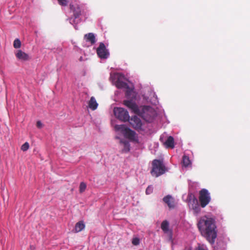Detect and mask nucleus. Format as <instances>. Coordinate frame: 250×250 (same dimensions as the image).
<instances>
[{
	"instance_id": "obj_1",
	"label": "nucleus",
	"mask_w": 250,
	"mask_h": 250,
	"mask_svg": "<svg viewBox=\"0 0 250 250\" xmlns=\"http://www.w3.org/2000/svg\"><path fill=\"white\" fill-rule=\"evenodd\" d=\"M197 227L201 235L210 244H214L217 235L215 218L204 216L199 219Z\"/></svg>"
},
{
	"instance_id": "obj_2",
	"label": "nucleus",
	"mask_w": 250,
	"mask_h": 250,
	"mask_svg": "<svg viewBox=\"0 0 250 250\" xmlns=\"http://www.w3.org/2000/svg\"><path fill=\"white\" fill-rule=\"evenodd\" d=\"M124 104L134 113L141 116L146 121L149 122L152 119V116H149V114L152 111V108L150 106H144L141 111L138 105L131 100H125Z\"/></svg>"
},
{
	"instance_id": "obj_3",
	"label": "nucleus",
	"mask_w": 250,
	"mask_h": 250,
	"mask_svg": "<svg viewBox=\"0 0 250 250\" xmlns=\"http://www.w3.org/2000/svg\"><path fill=\"white\" fill-rule=\"evenodd\" d=\"M167 170L162 160L155 159L152 162V169L150 171L152 176L158 177L164 174Z\"/></svg>"
},
{
	"instance_id": "obj_4",
	"label": "nucleus",
	"mask_w": 250,
	"mask_h": 250,
	"mask_svg": "<svg viewBox=\"0 0 250 250\" xmlns=\"http://www.w3.org/2000/svg\"><path fill=\"white\" fill-rule=\"evenodd\" d=\"M115 128L117 130H121L125 138L132 141L135 140V132L128 128L125 127L124 125H117L115 126Z\"/></svg>"
},
{
	"instance_id": "obj_5",
	"label": "nucleus",
	"mask_w": 250,
	"mask_h": 250,
	"mask_svg": "<svg viewBox=\"0 0 250 250\" xmlns=\"http://www.w3.org/2000/svg\"><path fill=\"white\" fill-rule=\"evenodd\" d=\"M114 113L116 117L122 121L126 122L129 120V116L127 111L123 108H114Z\"/></svg>"
},
{
	"instance_id": "obj_6",
	"label": "nucleus",
	"mask_w": 250,
	"mask_h": 250,
	"mask_svg": "<svg viewBox=\"0 0 250 250\" xmlns=\"http://www.w3.org/2000/svg\"><path fill=\"white\" fill-rule=\"evenodd\" d=\"M199 200L202 208H205L209 203L210 197L208 190L204 188L200 191Z\"/></svg>"
},
{
	"instance_id": "obj_7",
	"label": "nucleus",
	"mask_w": 250,
	"mask_h": 250,
	"mask_svg": "<svg viewBox=\"0 0 250 250\" xmlns=\"http://www.w3.org/2000/svg\"><path fill=\"white\" fill-rule=\"evenodd\" d=\"M69 7L71 11L73 13V17L75 19L73 20L72 22L71 21V19L70 18L69 19L70 23L72 24H75V20L79 18V17L82 15V10L80 7L77 4L73 5L70 4L69 5Z\"/></svg>"
},
{
	"instance_id": "obj_8",
	"label": "nucleus",
	"mask_w": 250,
	"mask_h": 250,
	"mask_svg": "<svg viewBox=\"0 0 250 250\" xmlns=\"http://www.w3.org/2000/svg\"><path fill=\"white\" fill-rule=\"evenodd\" d=\"M97 53L98 56L101 59H106L109 55L104 44L103 42H101L99 47L97 48Z\"/></svg>"
},
{
	"instance_id": "obj_9",
	"label": "nucleus",
	"mask_w": 250,
	"mask_h": 250,
	"mask_svg": "<svg viewBox=\"0 0 250 250\" xmlns=\"http://www.w3.org/2000/svg\"><path fill=\"white\" fill-rule=\"evenodd\" d=\"M189 207L190 209L193 210L194 213L195 214H198L201 211L198 201L195 197L190 200L189 202Z\"/></svg>"
},
{
	"instance_id": "obj_10",
	"label": "nucleus",
	"mask_w": 250,
	"mask_h": 250,
	"mask_svg": "<svg viewBox=\"0 0 250 250\" xmlns=\"http://www.w3.org/2000/svg\"><path fill=\"white\" fill-rule=\"evenodd\" d=\"M116 86L118 88H125L126 89L125 92L126 96L128 97L131 93L132 92V89H131L128 85L125 82H124L120 80H118L116 82Z\"/></svg>"
},
{
	"instance_id": "obj_11",
	"label": "nucleus",
	"mask_w": 250,
	"mask_h": 250,
	"mask_svg": "<svg viewBox=\"0 0 250 250\" xmlns=\"http://www.w3.org/2000/svg\"><path fill=\"white\" fill-rule=\"evenodd\" d=\"M129 123L136 130L141 129L142 123L141 119L137 116H134L131 117L129 120Z\"/></svg>"
},
{
	"instance_id": "obj_12",
	"label": "nucleus",
	"mask_w": 250,
	"mask_h": 250,
	"mask_svg": "<svg viewBox=\"0 0 250 250\" xmlns=\"http://www.w3.org/2000/svg\"><path fill=\"white\" fill-rule=\"evenodd\" d=\"M163 202L166 203L170 209L174 208L175 206V200L170 195L165 196L163 199Z\"/></svg>"
},
{
	"instance_id": "obj_13",
	"label": "nucleus",
	"mask_w": 250,
	"mask_h": 250,
	"mask_svg": "<svg viewBox=\"0 0 250 250\" xmlns=\"http://www.w3.org/2000/svg\"><path fill=\"white\" fill-rule=\"evenodd\" d=\"M15 56L18 60L23 61H27L30 59L29 55L21 50H17Z\"/></svg>"
},
{
	"instance_id": "obj_14",
	"label": "nucleus",
	"mask_w": 250,
	"mask_h": 250,
	"mask_svg": "<svg viewBox=\"0 0 250 250\" xmlns=\"http://www.w3.org/2000/svg\"><path fill=\"white\" fill-rule=\"evenodd\" d=\"M164 145L167 148H173L174 147V140L173 137L169 136L167 140L164 143Z\"/></svg>"
},
{
	"instance_id": "obj_15",
	"label": "nucleus",
	"mask_w": 250,
	"mask_h": 250,
	"mask_svg": "<svg viewBox=\"0 0 250 250\" xmlns=\"http://www.w3.org/2000/svg\"><path fill=\"white\" fill-rule=\"evenodd\" d=\"M84 39L86 42H89L93 44L96 42L95 37L93 33H89L85 35Z\"/></svg>"
},
{
	"instance_id": "obj_16",
	"label": "nucleus",
	"mask_w": 250,
	"mask_h": 250,
	"mask_svg": "<svg viewBox=\"0 0 250 250\" xmlns=\"http://www.w3.org/2000/svg\"><path fill=\"white\" fill-rule=\"evenodd\" d=\"M98 103L94 97H91L88 103L89 107L93 110H95L98 106Z\"/></svg>"
},
{
	"instance_id": "obj_17",
	"label": "nucleus",
	"mask_w": 250,
	"mask_h": 250,
	"mask_svg": "<svg viewBox=\"0 0 250 250\" xmlns=\"http://www.w3.org/2000/svg\"><path fill=\"white\" fill-rule=\"evenodd\" d=\"M85 227V225L83 223V221H79L77 223L75 226V232H78L82 231L83 229H84Z\"/></svg>"
},
{
	"instance_id": "obj_18",
	"label": "nucleus",
	"mask_w": 250,
	"mask_h": 250,
	"mask_svg": "<svg viewBox=\"0 0 250 250\" xmlns=\"http://www.w3.org/2000/svg\"><path fill=\"white\" fill-rule=\"evenodd\" d=\"M120 143L124 145V148L122 149L123 152H128L130 150V144L129 142L125 140H121Z\"/></svg>"
},
{
	"instance_id": "obj_19",
	"label": "nucleus",
	"mask_w": 250,
	"mask_h": 250,
	"mask_svg": "<svg viewBox=\"0 0 250 250\" xmlns=\"http://www.w3.org/2000/svg\"><path fill=\"white\" fill-rule=\"evenodd\" d=\"M182 164L185 167H188L191 165V162L188 156L184 155L182 158Z\"/></svg>"
},
{
	"instance_id": "obj_20",
	"label": "nucleus",
	"mask_w": 250,
	"mask_h": 250,
	"mask_svg": "<svg viewBox=\"0 0 250 250\" xmlns=\"http://www.w3.org/2000/svg\"><path fill=\"white\" fill-rule=\"evenodd\" d=\"M161 229L165 233H167L169 230V223L167 220H164L161 224Z\"/></svg>"
},
{
	"instance_id": "obj_21",
	"label": "nucleus",
	"mask_w": 250,
	"mask_h": 250,
	"mask_svg": "<svg viewBox=\"0 0 250 250\" xmlns=\"http://www.w3.org/2000/svg\"><path fill=\"white\" fill-rule=\"evenodd\" d=\"M13 46L15 48H19L21 46V42L19 39H16L14 41Z\"/></svg>"
},
{
	"instance_id": "obj_22",
	"label": "nucleus",
	"mask_w": 250,
	"mask_h": 250,
	"mask_svg": "<svg viewBox=\"0 0 250 250\" xmlns=\"http://www.w3.org/2000/svg\"><path fill=\"white\" fill-rule=\"evenodd\" d=\"M86 185L84 182H81L79 187V191L80 193H83L86 189Z\"/></svg>"
},
{
	"instance_id": "obj_23",
	"label": "nucleus",
	"mask_w": 250,
	"mask_h": 250,
	"mask_svg": "<svg viewBox=\"0 0 250 250\" xmlns=\"http://www.w3.org/2000/svg\"><path fill=\"white\" fill-rule=\"evenodd\" d=\"M29 145L28 143L25 142L21 146V149L23 151H25L29 149Z\"/></svg>"
},
{
	"instance_id": "obj_24",
	"label": "nucleus",
	"mask_w": 250,
	"mask_h": 250,
	"mask_svg": "<svg viewBox=\"0 0 250 250\" xmlns=\"http://www.w3.org/2000/svg\"><path fill=\"white\" fill-rule=\"evenodd\" d=\"M153 190V188L152 186L150 185L147 187L146 190V194H150L152 193Z\"/></svg>"
},
{
	"instance_id": "obj_25",
	"label": "nucleus",
	"mask_w": 250,
	"mask_h": 250,
	"mask_svg": "<svg viewBox=\"0 0 250 250\" xmlns=\"http://www.w3.org/2000/svg\"><path fill=\"white\" fill-rule=\"evenodd\" d=\"M132 243L133 245L137 246L140 244V239L137 238H133L132 240Z\"/></svg>"
},
{
	"instance_id": "obj_26",
	"label": "nucleus",
	"mask_w": 250,
	"mask_h": 250,
	"mask_svg": "<svg viewBox=\"0 0 250 250\" xmlns=\"http://www.w3.org/2000/svg\"><path fill=\"white\" fill-rule=\"evenodd\" d=\"M59 4L62 6H66L67 5L66 0H58Z\"/></svg>"
},
{
	"instance_id": "obj_27",
	"label": "nucleus",
	"mask_w": 250,
	"mask_h": 250,
	"mask_svg": "<svg viewBox=\"0 0 250 250\" xmlns=\"http://www.w3.org/2000/svg\"><path fill=\"white\" fill-rule=\"evenodd\" d=\"M36 125H37V127H38V128H41L42 126V122L40 121H38L37 122Z\"/></svg>"
},
{
	"instance_id": "obj_28",
	"label": "nucleus",
	"mask_w": 250,
	"mask_h": 250,
	"mask_svg": "<svg viewBox=\"0 0 250 250\" xmlns=\"http://www.w3.org/2000/svg\"><path fill=\"white\" fill-rule=\"evenodd\" d=\"M197 250H207L202 247H199Z\"/></svg>"
}]
</instances>
